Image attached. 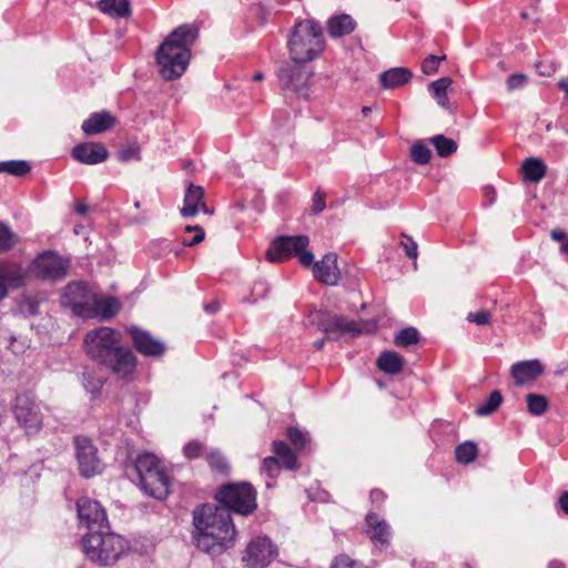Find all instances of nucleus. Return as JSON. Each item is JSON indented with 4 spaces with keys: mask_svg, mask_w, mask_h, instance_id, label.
Returning <instances> with one entry per match:
<instances>
[{
    "mask_svg": "<svg viewBox=\"0 0 568 568\" xmlns=\"http://www.w3.org/2000/svg\"><path fill=\"white\" fill-rule=\"evenodd\" d=\"M83 343L87 355L118 377L126 378L135 371L136 357L129 347L121 344V334L116 329L106 326L91 329L85 334Z\"/></svg>",
    "mask_w": 568,
    "mask_h": 568,
    "instance_id": "nucleus-1",
    "label": "nucleus"
},
{
    "mask_svg": "<svg viewBox=\"0 0 568 568\" xmlns=\"http://www.w3.org/2000/svg\"><path fill=\"white\" fill-rule=\"evenodd\" d=\"M193 540L207 554L219 555L233 545L235 527L226 508L205 504L193 511Z\"/></svg>",
    "mask_w": 568,
    "mask_h": 568,
    "instance_id": "nucleus-2",
    "label": "nucleus"
},
{
    "mask_svg": "<svg viewBox=\"0 0 568 568\" xmlns=\"http://www.w3.org/2000/svg\"><path fill=\"white\" fill-rule=\"evenodd\" d=\"M200 36L195 23H184L176 27L160 44L155 60L159 73L165 81L182 77L191 60V48Z\"/></svg>",
    "mask_w": 568,
    "mask_h": 568,
    "instance_id": "nucleus-3",
    "label": "nucleus"
},
{
    "mask_svg": "<svg viewBox=\"0 0 568 568\" xmlns=\"http://www.w3.org/2000/svg\"><path fill=\"white\" fill-rule=\"evenodd\" d=\"M286 47L293 62L307 63L315 60L325 48L322 26L312 19L296 22L288 34Z\"/></svg>",
    "mask_w": 568,
    "mask_h": 568,
    "instance_id": "nucleus-4",
    "label": "nucleus"
},
{
    "mask_svg": "<svg viewBox=\"0 0 568 568\" xmlns=\"http://www.w3.org/2000/svg\"><path fill=\"white\" fill-rule=\"evenodd\" d=\"M141 488L151 497L164 499L170 493V476L162 462L151 453L140 454L134 463Z\"/></svg>",
    "mask_w": 568,
    "mask_h": 568,
    "instance_id": "nucleus-5",
    "label": "nucleus"
},
{
    "mask_svg": "<svg viewBox=\"0 0 568 568\" xmlns=\"http://www.w3.org/2000/svg\"><path fill=\"white\" fill-rule=\"evenodd\" d=\"M82 547L90 560L108 566L120 558L124 552L126 542L119 535L103 529L97 532H88L82 538Z\"/></svg>",
    "mask_w": 568,
    "mask_h": 568,
    "instance_id": "nucleus-6",
    "label": "nucleus"
},
{
    "mask_svg": "<svg viewBox=\"0 0 568 568\" xmlns=\"http://www.w3.org/2000/svg\"><path fill=\"white\" fill-rule=\"evenodd\" d=\"M215 499L221 508H226L229 514L234 511L240 515H248L256 507V490L248 483H234L222 486L215 494Z\"/></svg>",
    "mask_w": 568,
    "mask_h": 568,
    "instance_id": "nucleus-7",
    "label": "nucleus"
},
{
    "mask_svg": "<svg viewBox=\"0 0 568 568\" xmlns=\"http://www.w3.org/2000/svg\"><path fill=\"white\" fill-rule=\"evenodd\" d=\"M69 260L51 250L37 255L29 266V272L38 280L58 282L68 275Z\"/></svg>",
    "mask_w": 568,
    "mask_h": 568,
    "instance_id": "nucleus-8",
    "label": "nucleus"
},
{
    "mask_svg": "<svg viewBox=\"0 0 568 568\" xmlns=\"http://www.w3.org/2000/svg\"><path fill=\"white\" fill-rule=\"evenodd\" d=\"M280 85L284 91H292L301 97L308 98V82L312 77L311 69L306 63L285 62L278 72Z\"/></svg>",
    "mask_w": 568,
    "mask_h": 568,
    "instance_id": "nucleus-9",
    "label": "nucleus"
},
{
    "mask_svg": "<svg viewBox=\"0 0 568 568\" xmlns=\"http://www.w3.org/2000/svg\"><path fill=\"white\" fill-rule=\"evenodd\" d=\"M13 414L27 434H37L42 428V413L32 395L19 394L16 397Z\"/></svg>",
    "mask_w": 568,
    "mask_h": 568,
    "instance_id": "nucleus-10",
    "label": "nucleus"
},
{
    "mask_svg": "<svg viewBox=\"0 0 568 568\" xmlns=\"http://www.w3.org/2000/svg\"><path fill=\"white\" fill-rule=\"evenodd\" d=\"M310 244L306 235H280L274 239L266 251V258L272 263L284 262L298 255Z\"/></svg>",
    "mask_w": 568,
    "mask_h": 568,
    "instance_id": "nucleus-11",
    "label": "nucleus"
},
{
    "mask_svg": "<svg viewBox=\"0 0 568 568\" xmlns=\"http://www.w3.org/2000/svg\"><path fill=\"white\" fill-rule=\"evenodd\" d=\"M75 457L80 474L91 478L103 470V463L98 456V448L92 440L84 436L74 437Z\"/></svg>",
    "mask_w": 568,
    "mask_h": 568,
    "instance_id": "nucleus-12",
    "label": "nucleus"
},
{
    "mask_svg": "<svg viewBox=\"0 0 568 568\" xmlns=\"http://www.w3.org/2000/svg\"><path fill=\"white\" fill-rule=\"evenodd\" d=\"M77 509L80 523L88 528L89 532L110 530L105 509L99 501L81 497L77 501Z\"/></svg>",
    "mask_w": 568,
    "mask_h": 568,
    "instance_id": "nucleus-13",
    "label": "nucleus"
},
{
    "mask_svg": "<svg viewBox=\"0 0 568 568\" xmlns=\"http://www.w3.org/2000/svg\"><path fill=\"white\" fill-rule=\"evenodd\" d=\"M277 556V549L267 537H257L246 547L243 561L248 568L268 566Z\"/></svg>",
    "mask_w": 568,
    "mask_h": 568,
    "instance_id": "nucleus-14",
    "label": "nucleus"
},
{
    "mask_svg": "<svg viewBox=\"0 0 568 568\" xmlns=\"http://www.w3.org/2000/svg\"><path fill=\"white\" fill-rule=\"evenodd\" d=\"M90 300L91 293L88 285L83 282H73L64 287L61 304L70 307L78 316L89 317L91 314Z\"/></svg>",
    "mask_w": 568,
    "mask_h": 568,
    "instance_id": "nucleus-15",
    "label": "nucleus"
},
{
    "mask_svg": "<svg viewBox=\"0 0 568 568\" xmlns=\"http://www.w3.org/2000/svg\"><path fill=\"white\" fill-rule=\"evenodd\" d=\"M28 270L20 263L3 261L0 262V294L4 297L8 291L17 290L26 284Z\"/></svg>",
    "mask_w": 568,
    "mask_h": 568,
    "instance_id": "nucleus-16",
    "label": "nucleus"
},
{
    "mask_svg": "<svg viewBox=\"0 0 568 568\" xmlns=\"http://www.w3.org/2000/svg\"><path fill=\"white\" fill-rule=\"evenodd\" d=\"M135 349L146 357H160L165 351V344L154 338L149 332L139 327L132 326L128 329Z\"/></svg>",
    "mask_w": 568,
    "mask_h": 568,
    "instance_id": "nucleus-17",
    "label": "nucleus"
},
{
    "mask_svg": "<svg viewBox=\"0 0 568 568\" xmlns=\"http://www.w3.org/2000/svg\"><path fill=\"white\" fill-rule=\"evenodd\" d=\"M71 155L79 163L94 165L104 162L109 151L100 142H83L72 149Z\"/></svg>",
    "mask_w": 568,
    "mask_h": 568,
    "instance_id": "nucleus-18",
    "label": "nucleus"
},
{
    "mask_svg": "<svg viewBox=\"0 0 568 568\" xmlns=\"http://www.w3.org/2000/svg\"><path fill=\"white\" fill-rule=\"evenodd\" d=\"M314 277L326 285H336L339 280V270L337 267V255L327 253L313 266Z\"/></svg>",
    "mask_w": 568,
    "mask_h": 568,
    "instance_id": "nucleus-19",
    "label": "nucleus"
},
{
    "mask_svg": "<svg viewBox=\"0 0 568 568\" xmlns=\"http://www.w3.org/2000/svg\"><path fill=\"white\" fill-rule=\"evenodd\" d=\"M544 372V365L538 359L515 363L510 368L511 377L517 386L536 379Z\"/></svg>",
    "mask_w": 568,
    "mask_h": 568,
    "instance_id": "nucleus-20",
    "label": "nucleus"
},
{
    "mask_svg": "<svg viewBox=\"0 0 568 568\" xmlns=\"http://www.w3.org/2000/svg\"><path fill=\"white\" fill-rule=\"evenodd\" d=\"M321 327L326 334H353L357 335L363 332V323L348 321L344 316L334 315L321 322Z\"/></svg>",
    "mask_w": 568,
    "mask_h": 568,
    "instance_id": "nucleus-21",
    "label": "nucleus"
},
{
    "mask_svg": "<svg viewBox=\"0 0 568 568\" xmlns=\"http://www.w3.org/2000/svg\"><path fill=\"white\" fill-rule=\"evenodd\" d=\"M204 190L202 186L190 184L185 195L184 204L181 209V214L184 217H192L197 214L201 209L204 213L210 214L211 212L203 203Z\"/></svg>",
    "mask_w": 568,
    "mask_h": 568,
    "instance_id": "nucleus-22",
    "label": "nucleus"
},
{
    "mask_svg": "<svg viewBox=\"0 0 568 568\" xmlns=\"http://www.w3.org/2000/svg\"><path fill=\"white\" fill-rule=\"evenodd\" d=\"M116 119L109 111L92 113L83 121L81 129L87 135H95L112 129Z\"/></svg>",
    "mask_w": 568,
    "mask_h": 568,
    "instance_id": "nucleus-23",
    "label": "nucleus"
},
{
    "mask_svg": "<svg viewBox=\"0 0 568 568\" xmlns=\"http://www.w3.org/2000/svg\"><path fill=\"white\" fill-rule=\"evenodd\" d=\"M357 22L347 13H339L327 20V32L331 38L337 39L351 34Z\"/></svg>",
    "mask_w": 568,
    "mask_h": 568,
    "instance_id": "nucleus-24",
    "label": "nucleus"
},
{
    "mask_svg": "<svg viewBox=\"0 0 568 568\" xmlns=\"http://www.w3.org/2000/svg\"><path fill=\"white\" fill-rule=\"evenodd\" d=\"M413 78L409 69L397 67L384 71L379 74V82L384 89H395L408 83Z\"/></svg>",
    "mask_w": 568,
    "mask_h": 568,
    "instance_id": "nucleus-25",
    "label": "nucleus"
},
{
    "mask_svg": "<svg viewBox=\"0 0 568 568\" xmlns=\"http://www.w3.org/2000/svg\"><path fill=\"white\" fill-rule=\"evenodd\" d=\"M547 172V165L539 158H527L521 164V173L524 180L527 182L536 183L541 181Z\"/></svg>",
    "mask_w": 568,
    "mask_h": 568,
    "instance_id": "nucleus-26",
    "label": "nucleus"
},
{
    "mask_svg": "<svg viewBox=\"0 0 568 568\" xmlns=\"http://www.w3.org/2000/svg\"><path fill=\"white\" fill-rule=\"evenodd\" d=\"M404 358L392 351L383 352L377 359V367L389 375H396L402 372Z\"/></svg>",
    "mask_w": 568,
    "mask_h": 568,
    "instance_id": "nucleus-27",
    "label": "nucleus"
},
{
    "mask_svg": "<svg viewBox=\"0 0 568 568\" xmlns=\"http://www.w3.org/2000/svg\"><path fill=\"white\" fill-rule=\"evenodd\" d=\"M366 523L372 534V538L381 544H387L390 532L389 526L385 520L381 519L376 514H368L366 516Z\"/></svg>",
    "mask_w": 568,
    "mask_h": 568,
    "instance_id": "nucleus-28",
    "label": "nucleus"
},
{
    "mask_svg": "<svg viewBox=\"0 0 568 568\" xmlns=\"http://www.w3.org/2000/svg\"><path fill=\"white\" fill-rule=\"evenodd\" d=\"M273 453L280 460L282 467L286 469H295L297 467L296 453L292 450L283 440L273 442Z\"/></svg>",
    "mask_w": 568,
    "mask_h": 568,
    "instance_id": "nucleus-29",
    "label": "nucleus"
},
{
    "mask_svg": "<svg viewBox=\"0 0 568 568\" xmlns=\"http://www.w3.org/2000/svg\"><path fill=\"white\" fill-rule=\"evenodd\" d=\"M98 7L103 13L114 18L130 14V0H100Z\"/></svg>",
    "mask_w": 568,
    "mask_h": 568,
    "instance_id": "nucleus-30",
    "label": "nucleus"
},
{
    "mask_svg": "<svg viewBox=\"0 0 568 568\" xmlns=\"http://www.w3.org/2000/svg\"><path fill=\"white\" fill-rule=\"evenodd\" d=\"M429 142L436 149L437 154L440 158H447L457 151V143L443 134L434 135L429 139Z\"/></svg>",
    "mask_w": 568,
    "mask_h": 568,
    "instance_id": "nucleus-31",
    "label": "nucleus"
},
{
    "mask_svg": "<svg viewBox=\"0 0 568 568\" xmlns=\"http://www.w3.org/2000/svg\"><path fill=\"white\" fill-rule=\"evenodd\" d=\"M18 243V234L8 224L0 221V254L9 252Z\"/></svg>",
    "mask_w": 568,
    "mask_h": 568,
    "instance_id": "nucleus-32",
    "label": "nucleus"
},
{
    "mask_svg": "<svg viewBox=\"0 0 568 568\" xmlns=\"http://www.w3.org/2000/svg\"><path fill=\"white\" fill-rule=\"evenodd\" d=\"M286 436L294 447L295 452L306 450L311 444L308 433L301 430L297 427H288Z\"/></svg>",
    "mask_w": 568,
    "mask_h": 568,
    "instance_id": "nucleus-33",
    "label": "nucleus"
},
{
    "mask_svg": "<svg viewBox=\"0 0 568 568\" xmlns=\"http://www.w3.org/2000/svg\"><path fill=\"white\" fill-rule=\"evenodd\" d=\"M30 171V164L23 160H10L0 162V173H8L14 176H24Z\"/></svg>",
    "mask_w": 568,
    "mask_h": 568,
    "instance_id": "nucleus-34",
    "label": "nucleus"
},
{
    "mask_svg": "<svg viewBox=\"0 0 568 568\" xmlns=\"http://www.w3.org/2000/svg\"><path fill=\"white\" fill-rule=\"evenodd\" d=\"M455 454L458 463L467 465L476 459L478 447L474 442L467 440L456 447Z\"/></svg>",
    "mask_w": 568,
    "mask_h": 568,
    "instance_id": "nucleus-35",
    "label": "nucleus"
},
{
    "mask_svg": "<svg viewBox=\"0 0 568 568\" xmlns=\"http://www.w3.org/2000/svg\"><path fill=\"white\" fill-rule=\"evenodd\" d=\"M420 339V335L415 327H406L400 329L394 338V343L397 347H408L417 344Z\"/></svg>",
    "mask_w": 568,
    "mask_h": 568,
    "instance_id": "nucleus-36",
    "label": "nucleus"
},
{
    "mask_svg": "<svg viewBox=\"0 0 568 568\" xmlns=\"http://www.w3.org/2000/svg\"><path fill=\"white\" fill-rule=\"evenodd\" d=\"M503 403V395L499 390L490 393L486 402L476 407L475 414L477 416H487L494 413Z\"/></svg>",
    "mask_w": 568,
    "mask_h": 568,
    "instance_id": "nucleus-37",
    "label": "nucleus"
},
{
    "mask_svg": "<svg viewBox=\"0 0 568 568\" xmlns=\"http://www.w3.org/2000/svg\"><path fill=\"white\" fill-rule=\"evenodd\" d=\"M527 408L531 415L540 416L548 409V400L545 396L529 393L526 396Z\"/></svg>",
    "mask_w": 568,
    "mask_h": 568,
    "instance_id": "nucleus-38",
    "label": "nucleus"
},
{
    "mask_svg": "<svg viewBox=\"0 0 568 568\" xmlns=\"http://www.w3.org/2000/svg\"><path fill=\"white\" fill-rule=\"evenodd\" d=\"M410 158L415 163L424 165L429 163L432 152L422 141H417L412 145Z\"/></svg>",
    "mask_w": 568,
    "mask_h": 568,
    "instance_id": "nucleus-39",
    "label": "nucleus"
},
{
    "mask_svg": "<svg viewBox=\"0 0 568 568\" xmlns=\"http://www.w3.org/2000/svg\"><path fill=\"white\" fill-rule=\"evenodd\" d=\"M95 308H97V312L103 318H111L116 314V312L119 310V304L115 298L109 297L106 300L95 301Z\"/></svg>",
    "mask_w": 568,
    "mask_h": 568,
    "instance_id": "nucleus-40",
    "label": "nucleus"
},
{
    "mask_svg": "<svg viewBox=\"0 0 568 568\" xmlns=\"http://www.w3.org/2000/svg\"><path fill=\"white\" fill-rule=\"evenodd\" d=\"M270 286L266 281L258 280L254 282L250 295L245 298L248 303H256L260 300H264L267 296Z\"/></svg>",
    "mask_w": 568,
    "mask_h": 568,
    "instance_id": "nucleus-41",
    "label": "nucleus"
},
{
    "mask_svg": "<svg viewBox=\"0 0 568 568\" xmlns=\"http://www.w3.org/2000/svg\"><path fill=\"white\" fill-rule=\"evenodd\" d=\"M206 460L214 470L220 473H226L229 470V465L224 456L219 450L210 452L206 455Z\"/></svg>",
    "mask_w": 568,
    "mask_h": 568,
    "instance_id": "nucleus-42",
    "label": "nucleus"
},
{
    "mask_svg": "<svg viewBox=\"0 0 568 568\" xmlns=\"http://www.w3.org/2000/svg\"><path fill=\"white\" fill-rule=\"evenodd\" d=\"M450 84H452V79L448 78V77H444V78H440V79H438L436 81H433L428 85V90L432 93V95L434 98H436V97H439L442 94H446L448 88L450 87Z\"/></svg>",
    "mask_w": 568,
    "mask_h": 568,
    "instance_id": "nucleus-43",
    "label": "nucleus"
},
{
    "mask_svg": "<svg viewBox=\"0 0 568 568\" xmlns=\"http://www.w3.org/2000/svg\"><path fill=\"white\" fill-rule=\"evenodd\" d=\"M528 81V77L524 73H513L506 81V87L509 92L523 89Z\"/></svg>",
    "mask_w": 568,
    "mask_h": 568,
    "instance_id": "nucleus-44",
    "label": "nucleus"
},
{
    "mask_svg": "<svg viewBox=\"0 0 568 568\" xmlns=\"http://www.w3.org/2000/svg\"><path fill=\"white\" fill-rule=\"evenodd\" d=\"M445 58V55L438 57L434 54L426 57L422 62V71L428 75L435 73L438 70L439 62Z\"/></svg>",
    "mask_w": 568,
    "mask_h": 568,
    "instance_id": "nucleus-45",
    "label": "nucleus"
},
{
    "mask_svg": "<svg viewBox=\"0 0 568 568\" xmlns=\"http://www.w3.org/2000/svg\"><path fill=\"white\" fill-rule=\"evenodd\" d=\"M281 467L282 465L275 456L265 457L263 460L262 468L270 477H275L278 474Z\"/></svg>",
    "mask_w": 568,
    "mask_h": 568,
    "instance_id": "nucleus-46",
    "label": "nucleus"
},
{
    "mask_svg": "<svg viewBox=\"0 0 568 568\" xmlns=\"http://www.w3.org/2000/svg\"><path fill=\"white\" fill-rule=\"evenodd\" d=\"M204 450L203 445L200 442L193 440L187 443L184 448V456L189 459L197 458L202 455Z\"/></svg>",
    "mask_w": 568,
    "mask_h": 568,
    "instance_id": "nucleus-47",
    "label": "nucleus"
},
{
    "mask_svg": "<svg viewBox=\"0 0 568 568\" xmlns=\"http://www.w3.org/2000/svg\"><path fill=\"white\" fill-rule=\"evenodd\" d=\"M140 148L136 144L126 145L118 152V158L122 162H128L138 158Z\"/></svg>",
    "mask_w": 568,
    "mask_h": 568,
    "instance_id": "nucleus-48",
    "label": "nucleus"
},
{
    "mask_svg": "<svg viewBox=\"0 0 568 568\" xmlns=\"http://www.w3.org/2000/svg\"><path fill=\"white\" fill-rule=\"evenodd\" d=\"M467 320L471 323H476L479 326L487 325L490 321V313L486 310L479 312H470L467 315Z\"/></svg>",
    "mask_w": 568,
    "mask_h": 568,
    "instance_id": "nucleus-49",
    "label": "nucleus"
},
{
    "mask_svg": "<svg viewBox=\"0 0 568 568\" xmlns=\"http://www.w3.org/2000/svg\"><path fill=\"white\" fill-rule=\"evenodd\" d=\"M312 201L311 210L313 214H320L325 210V194L320 189L314 193Z\"/></svg>",
    "mask_w": 568,
    "mask_h": 568,
    "instance_id": "nucleus-50",
    "label": "nucleus"
},
{
    "mask_svg": "<svg viewBox=\"0 0 568 568\" xmlns=\"http://www.w3.org/2000/svg\"><path fill=\"white\" fill-rule=\"evenodd\" d=\"M194 232H195V235L192 239H183L182 240L183 245L194 246L204 240L205 233L201 226L195 225Z\"/></svg>",
    "mask_w": 568,
    "mask_h": 568,
    "instance_id": "nucleus-51",
    "label": "nucleus"
},
{
    "mask_svg": "<svg viewBox=\"0 0 568 568\" xmlns=\"http://www.w3.org/2000/svg\"><path fill=\"white\" fill-rule=\"evenodd\" d=\"M84 381H85L84 382L85 388L92 394L99 393L104 384V381L101 378L90 381L89 377H87L85 375H84Z\"/></svg>",
    "mask_w": 568,
    "mask_h": 568,
    "instance_id": "nucleus-52",
    "label": "nucleus"
},
{
    "mask_svg": "<svg viewBox=\"0 0 568 568\" xmlns=\"http://www.w3.org/2000/svg\"><path fill=\"white\" fill-rule=\"evenodd\" d=\"M296 257H298V262L305 266V267H310V266H314V255L312 252L310 251H306V248H304L303 251H301L298 253V255H296Z\"/></svg>",
    "mask_w": 568,
    "mask_h": 568,
    "instance_id": "nucleus-53",
    "label": "nucleus"
},
{
    "mask_svg": "<svg viewBox=\"0 0 568 568\" xmlns=\"http://www.w3.org/2000/svg\"><path fill=\"white\" fill-rule=\"evenodd\" d=\"M535 67L541 77H551L556 71L554 63L546 65L544 62H537Z\"/></svg>",
    "mask_w": 568,
    "mask_h": 568,
    "instance_id": "nucleus-54",
    "label": "nucleus"
},
{
    "mask_svg": "<svg viewBox=\"0 0 568 568\" xmlns=\"http://www.w3.org/2000/svg\"><path fill=\"white\" fill-rule=\"evenodd\" d=\"M407 243L402 242V245L404 246L405 253L409 258H416L417 257V244L413 241L412 237H406Z\"/></svg>",
    "mask_w": 568,
    "mask_h": 568,
    "instance_id": "nucleus-55",
    "label": "nucleus"
},
{
    "mask_svg": "<svg viewBox=\"0 0 568 568\" xmlns=\"http://www.w3.org/2000/svg\"><path fill=\"white\" fill-rule=\"evenodd\" d=\"M331 568H353V561L347 556H338Z\"/></svg>",
    "mask_w": 568,
    "mask_h": 568,
    "instance_id": "nucleus-56",
    "label": "nucleus"
},
{
    "mask_svg": "<svg viewBox=\"0 0 568 568\" xmlns=\"http://www.w3.org/2000/svg\"><path fill=\"white\" fill-rule=\"evenodd\" d=\"M550 237L556 241V242H561L564 243L566 241V239L568 237V234L560 230V229H554L551 232H550Z\"/></svg>",
    "mask_w": 568,
    "mask_h": 568,
    "instance_id": "nucleus-57",
    "label": "nucleus"
},
{
    "mask_svg": "<svg viewBox=\"0 0 568 568\" xmlns=\"http://www.w3.org/2000/svg\"><path fill=\"white\" fill-rule=\"evenodd\" d=\"M559 505L561 510L568 515V491H564L559 497Z\"/></svg>",
    "mask_w": 568,
    "mask_h": 568,
    "instance_id": "nucleus-58",
    "label": "nucleus"
},
{
    "mask_svg": "<svg viewBox=\"0 0 568 568\" xmlns=\"http://www.w3.org/2000/svg\"><path fill=\"white\" fill-rule=\"evenodd\" d=\"M371 498H372V500H373L374 503H381V501H383V500H384L385 495H384V493H383L382 490H379V489H373V490L371 491Z\"/></svg>",
    "mask_w": 568,
    "mask_h": 568,
    "instance_id": "nucleus-59",
    "label": "nucleus"
},
{
    "mask_svg": "<svg viewBox=\"0 0 568 568\" xmlns=\"http://www.w3.org/2000/svg\"><path fill=\"white\" fill-rule=\"evenodd\" d=\"M558 88L565 92V99L568 101V78H561L558 81Z\"/></svg>",
    "mask_w": 568,
    "mask_h": 568,
    "instance_id": "nucleus-60",
    "label": "nucleus"
},
{
    "mask_svg": "<svg viewBox=\"0 0 568 568\" xmlns=\"http://www.w3.org/2000/svg\"><path fill=\"white\" fill-rule=\"evenodd\" d=\"M435 99H436L437 103L440 106H443L445 109L449 108V101H448V98H447V93L446 94H442L439 97H436Z\"/></svg>",
    "mask_w": 568,
    "mask_h": 568,
    "instance_id": "nucleus-61",
    "label": "nucleus"
},
{
    "mask_svg": "<svg viewBox=\"0 0 568 568\" xmlns=\"http://www.w3.org/2000/svg\"><path fill=\"white\" fill-rule=\"evenodd\" d=\"M74 210L78 214L84 215L88 212L89 207L85 203L77 202Z\"/></svg>",
    "mask_w": 568,
    "mask_h": 568,
    "instance_id": "nucleus-62",
    "label": "nucleus"
},
{
    "mask_svg": "<svg viewBox=\"0 0 568 568\" xmlns=\"http://www.w3.org/2000/svg\"><path fill=\"white\" fill-rule=\"evenodd\" d=\"M220 305L217 302H212V303H207L204 305V310L207 312V313H215L217 310H219Z\"/></svg>",
    "mask_w": 568,
    "mask_h": 568,
    "instance_id": "nucleus-63",
    "label": "nucleus"
},
{
    "mask_svg": "<svg viewBox=\"0 0 568 568\" xmlns=\"http://www.w3.org/2000/svg\"><path fill=\"white\" fill-rule=\"evenodd\" d=\"M560 251H561V253L568 255V237L566 239V241L564 243H561Z\"/></svg>",
    "mask_w": 568,
    "mask_h": 568,
    "instance_id": "nucleus-64",
    "label": "nucleus"
}]
</instances>
